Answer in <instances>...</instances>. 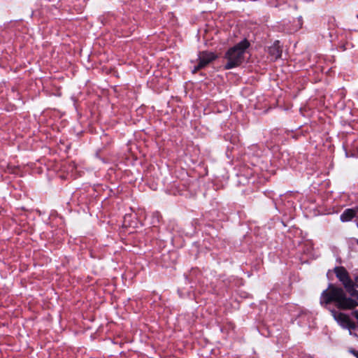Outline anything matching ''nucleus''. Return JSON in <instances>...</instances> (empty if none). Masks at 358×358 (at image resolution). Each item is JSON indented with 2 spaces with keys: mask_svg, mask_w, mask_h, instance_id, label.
<instances>
[{
  "mask_svg": "<svg viewBox=\"0 0 358 358\" xmlns=\"http://www.w3.org/2000/svg\"><path fill=\"white\" fill-rule=\"evenodd\" d=\"M358 214V205L353 208L345 209L340 216L343 222L351 221Z\"/></svg>",
  "mask_w": 358,
  "mask_h": 358,
  "instance_id": "nucleus-6",
  "label": "nucleus"
},
{
  "mask_svg": "<svg viewBox=\"0 0 358 358\" xmlns=\"http://www.w3.org/2000/svg\"><path fill=\"white\" fill-rule=\"evenodd\" d=\"M357 244H358V239H357Z\"/></svg>",
  "mask_w": 358,
  "mask_h": 358,
  "instance_id": "nucleus-10",
  "label": "nucleus"
},
{
  "mask_svg": "<svg viewBox=\"0 0 358 358\" xmlns=\"http://www.w3.org/2000/svg\"><path fill=\"white\" fill-rule=\"evenodd\" d=\"M249 46L250 43L244 39L229 48L224 55V59L227 60L224 69L228 70L240 66L245 59V50Z\"/></svg>",
  "mask_w": 358,
  "mask_h": 358,
  "instance_id": "nucleus-2",
  "label": "nucleus"
},
{
  "mask_svg": "<svg viewBox=\"0 0 358 358\" xmlns=\"http://www.w3.org/2000/svg\"><path fill=\"white\" fill-rule=\"evenodd\" d=\"M336 277L342 282L349 294L358 299V292L354 289V284L350 278L347 271L343 267H336L335 268Z\"/></svg>",
  "mask_w": 358,
  "mask_h": 358,
  "instance_id": "nucleus-3",
  "label": "nucleus"
},
{
  "mask_svg": "<svg viewBox=\"0 0 358 358\" xmlns=\"http://www.w3.org/2000/svg\"><path fill=\"white\" fill-rule=\"evenodd\" d=\"M357 227H358V224H357Z\"/></svg>",
  "mask_w": 358,
  "mask_h": 358,
  "instance_id": "nucleus-11",
  "label": "nucleus"
},
{
  "mask_svg": "<svg viewBox=\"0 0 358 358\" xmlns=\"http://www.w3.org/2000/svg\"><path fill=\"white\" fill-rule=\"evenodd\" d=\"M333 316L334 319L344 328L348 329L350 331L351 329H355L356 328L355 324L351 321L350 317L343 313L336 311H332Z\"/></svg>",
  "mask_w": 358,
  "mask_h": 358,
  "instance_id": "nucleus-5",
  "label": "nucleus"
},
{
  "mask_svg": "<svg viewBox=\"0 0 358 358\" xmlns=\"http://www.w3.org/2000/svg\"><path fill=\"white\" fill-rule=\"evenodd\" d=\"M268 54L272 59L275 60L281 57L282 50L278 41H275L274 43L268 48Z\"/></svg>",
  "mask_w": 358,
  "mask_h": 358,
  "instance_id": "nucleus-7",
  "label": "nucleus"
},
{
  "mask_svg": "<svg viewBox=\"0 0 358 358\" xmlns=\"http://www.w3.org/2000/svg\"><path fill=\"white\" fill-rule=\"evenodd\" d=\"M356 217H358V214L357 215Z\"/></svg>",
  "mask_w": 358,
  "mask_h": 358,
  "instance_id": "nucleus-9",
  "label": "nucleus"
},
{
  "mask_svg": "<svg viewBox=\"0 0 358 358\" xmlns=\"http://www.w3.org/2000/svg\"><path fill=\"white\" fill-rule=\"evenodd\" d=\"M350 352L358 358V352L355 350H350Z\"/></svg>",
  "mask_w": 358,
  "mask_h": 358,
  "instance_id": "nucleus-8",
  "label": "nucleus"
},
{
  "mask_svg": "<svg viewBox=\"0 0 358 358\" xmlns=\"http://www.w3.org/2000/svg\"><path fill=\"white\" fill-rule=\"evenodd\" d=\"M217 58V55L213 52H200L198 57V64L194 67L192 72L194 73L199 70L205 68L207 65H208L210 63L215 60Z\"/></svg>",
  "mask_w": 358,
  "mask_h": 358,
  "instance_id": "nucleus-4",
  "label": "nucleus"
},
{
  "mask_svg": "<svg viewBox=\"0 0 358 358\" xmlns=\"http://www.w3.org/2000/svg\"><path fill=\"white\" fill-rule=\"evenodd\" d=\"M331 302H334L338 308L344 310L352 309L358 306L355 299L346 296L342 288L329 285L328 289L322 293L321 303L329 304Z\"/></svg>",
  "mask_w": 358,
  "mask_h": 358,
  "instance_id": "nucleus-1",
  "label": "nucleus"
}]
</instances>
